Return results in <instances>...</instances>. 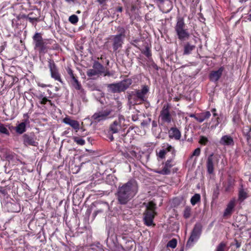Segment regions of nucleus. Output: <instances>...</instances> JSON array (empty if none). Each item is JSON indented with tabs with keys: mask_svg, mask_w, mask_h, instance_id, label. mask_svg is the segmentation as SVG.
<instances>
[{
	"mask_svg": "<svg viewBox=\"0 0 251 251\" xmlns=\"http://www.w3.org/2000/svg\"><path fill=\"white\" fill-rule=\"evenodd\" d=\"M138 185L136 180L131 179L121 186L118 187L116 197L118 202L120 204H126L137 193Z\"/></svg>",
	"mask_w": 251,
	"mask_h": 251,
	"instance_id": "obj_1",
	"label": "nucleus"
},
{
	"mask_svg": "<svg viewBox=\"0 0 251 251\" xmlns=\"http://www.w3.org/2000/svg\"><path fill=\"white\" fill-rule=\"evenodd\" d=\"M175 30L177 38L181 41H186L190 37V33L182 17H177Z\"/></svg>",
	"mask_w": 251,
	"mask_h": 251,
	"instance_id": "obj_2",
	"label": "nucleus"
},
{
	"mask_svg": "<svg viewBox=\"0 0 251 251\" xmlns=\"http://www.w3.org/2000/svg\"><path fill=\"white\" fill-rule=\"evenodd\" d=\"M146 205V209L144 212L143 220L145 224L147 226H155L153 221L156 214L155 210L156 209V204L152 201L148 203H144Z\"/></svg>",
	"mask_w": 251,
	"mask_h": 251,
	"instance_id": "obj_3",
	"label": "nucleus"
},
{
	"mask_svg": "<svg viewBox=\"0 0 251 251\" xmlns=\"http://www.w3.org/2000/svg\"><path fill=\"white\" fill-rule=\"evenodd\" d=\"M132 83L130 79H126L118 83L107 84V91L111 93H119L127 89Z\"/></svg>",
	"mask_w": 251,
	"mask_h": 251,
	"instance_id": "obj_4",
	"label": "nucleus"
},
{
	"mask_svg": "<svg viewBox=\"0 0 251 251\" xmlns=\"http://www.w3.org/2000/svg\"><path fill=\"white\" fill-rule=\"evenodd\" d=\"M118 34L111 36L113 41L112 46L114 51H116L119 48H122L124 43V39L126 37V29L122 27L117 28Z\"/></svg>",
	"mask_w": 251,
	"mask_h": 251,
	"instance_id": "obj_5",
	"label": "nucleus"
},
{
	"mask_svg": "<svg viewBox=\"0 0 251 251\" xmlns=\"http://www.w3.org/2000/svg\"><path fill=\"white\" fill-rule=\"evenodd\" d=\"M33 40L35 45V49H38L40 53H45L49 48L48 44L50 43V40H43L41 35L39 33H36L33 37Z\"/></svg>",
	"mask_w": 251,
	"mask_h": 251,
	"instance_id": "obj_6",
	"label": "nucleus"
},
{
	"mask_svg": "<svg viewBox=\"0 0 251 251\" xmlns=\"http://www.w3.org/2000/svg\"><path fill=\"white\" fill-rule=\"evenodd\" d=\"M201 228L202 226L200 224H196L195 225L191 235L187 242L186 247H191L193 242L199 238L201 232Z\"/></svg>",
	"mask_w": 251,
	"mask_h": 251,
	"instance_id": "obj_7",
	"label": "nucleus"
},
{
	"mask_svg": "<svg viewBox=\"0 0 251 251\" xmlns=\"http://www.w3.org/2000/svg\"><path fill=\"white\" fill-rule=\"evenodd\" d=\"M48 62L51 77L54 78L55 80H57L62 83L60 74L58 73L54 61L52 59H49Z\"/></svg>",
	"mask_w": 251,
	"mask_h": 251,
	"instance_id": "obj_8",
	"label": "nucleus"
},
{
	"mask_svg": "<svg viewBox=\"0 0 251 251\" xmlns=\"http://www.w3.org/2000/svg\"><path fill=\"white\" fill-rule=\"evenodd\" d=\"M39 102L45 109L53 108L54 107V103L43 94H39L36 95Z\"/></svg>",
	"mask_w": 251,
	"mask_h": 251,
	"instance_id": "obj_9",
	"label": "nucleus"
},
{
	"mask_svg": "<svg viewBox=\"0 0 251 251\" xmlns=\"http://www.w3.org/2000/svg\"><path fill=\"white\" fill-rule=\"evenodd\" d=\"M112 111H98L96 112L92 117V119L95 122H99L108 118V116L111 114Z\"/></svg>",
	"mask_w": 251,
	"mask_h": 251,
	"instance_id": "obj_10",
	"label": "nucleus"
},
{
	"mask_svg": "<svg viewBox=\"0 0 251 251\" xmlns=\"http://www.w3.org/2000/svg\"><path fill=\"white\" fill-rule=\"evenodd\" d=\"M175 165L172 159L167 160L165 163L164 166L162 170L156 171V172L162 175H168L171 173V168Z\"/></svg>",
	"mask_w": 251,
	"mask_h": 251,
	"instance_id": "obj_11",
	"label": "nucleus"
},
{
	"mask_svg": "<svg viewBox=\"0 0 251 251\" xmlns=\"http://www.w3.org/2000/svg\"><path fill=\"white\" fill-rule=\"evenodd\" d=\"M137 97L139 99V102L141 103L146 100V95L149 91V87L147 85H144L142 87L141 89H136L134 91Z\"/></svg>",
	"mask_w": 251,
	"mask_h": 251,
	"instance_id": "obj_12",
	"label": "nucleus"
},
{
	"mask_svg": "<svg viewBox=\"0 0 251 251\" xmlns=\"http://www.w3.org/2000/svg\"><path fill=\"white\" fill-rule=\"evenodd\" d=\"M63 123L69 125L77 132L80 129V125L77 121L73 120L67 116L62 120Z\"/></svg>",
	"mask_w": 251,
	"mask_h": 251,
	"instance_id": "obj_13",
	"label": "nucleus"
},
{
	"mask_svg": "<svg viewBox=\"0 0 251 251\" xmlns=\"http://www.w3.org/2000/svg\"><path fill=\"white\" fill-rule=\"evenodd\" d=\"M23 142L25 145H31L37 146L38 143L36 141V139L33 135H28L25 134L23 135Z\"/></svg>",
	"mask_w": 251,
	"mask_h": 251,
	"instance_id": "obj_14",
	"label": "nucleus"
},
{
	"mask_svg": "<svg viewBox=\"0 0 251 251\" xmlns=\"http://www.w3.org/2000/svg\"><path fill=\"white\" fill-rule=\"evenodd\" d=\"M127 98L130 105H134L141 103L139 102V99L134 91L128 93Z\"/></svg>",
	"mask_w": 251,
	"mask_h": 251,
	"instance_id": "obj_15",
	"label": "nucleus"
},
{
	"mask_svg": "<svg viewBox=\"0 0 251 251\" xmlns=\"http://www.w3.org/2000/svg\"><path fill=\"white\" fill-rule=\"evenodd\" d=\"M224 68L221 67L217 71L211 72L209 75L210 79L212 81H217L221 77Z\"/></svg>",
	"mask_w": 251,
	"mask_h": 251,
	"instance_id": "obj_16",
	"label": "nucleus"
},
{
	"mask_svg": "<svg viewBox=\"0 0 251 251\" xmlns=\"http://www.w3.org/2000/svg\"><path fill=\"white\" fill-rule=\"evenodd\" d=\"M206 167L207 172L209 174H211L214 171V154L212 153L210 154L206 161Z\"/></svg>",
	"mask_w": 251,
	"mask_h": 251,
	"instance_id": "obj_17",
	"label": "nucleus"
},
{
	"mask_svg": "<svg viewBox=\"0 0 251 251\" xmlns=\"http://www.w3.org/2000/svg\"><path fill=\"white\" fill-rule=\"evenodd\" d=\"M211 116V113L209 111H206L204 112H201L199 114H197L196 115L191 116L194 117L195 119L200 123L202 122L205 120L209 118Z\"/></svg>",
	"mask_w": 251,
	"mask_h": 251,
	"instance_id": "obj_18",
	"label": "nucleus"
},
{
	"mask_svg": "<svg viewBox=\"0 0 251 251\" xmlns=\"http://www.w3.org/2000/svg\"><path fill=\"white\" fill-rule=\"evenodd\" d=\"M220 143L224 146H230L234 144L233 138L229 135H224L220 139Z\"/></svg>",
	"mask_w": 251,
	"mask_h": 251,
	"instance_id": "obj_19",
	"label": "nucleus"
},
{
	"mask_svg": "<svg viewBox=\"0 0 251 251\" xmlns=\"http://www.w3.org/2000/svg\"><path fill=\"white\" fill-rule=\"evenodd\" d=\"M169 136L170 138L179 140L181 137V133L176 127H172L169 131Z\"/></svg>",
	"mask_w": 251,
	"mask_h": 251,
	"instance_id": "obj_20",
	"label": "nucleus"
},
{
	"mask_svg": "<svg viewBox=\"0 0 251 251\" xmlns=\"http://www.w3.org/2000/svg\"><path fill=\"white\" fill-rule=\"evenodd\" d=\"M235 201L234 200H231L228 203L226 209L225 210L224 213V217H226L227 216H229L232 214L233 209L235 207Z\"/></svg>",
	"mask_w": 251,
	"mask_h": 251,
	"instance_id": "obj_21",
	"label": "nucleus"
},
{
	"mask_svg": "<svg viewBox=\"0 0 251 251\" xmlns=\"http://www.w3.org/2000/svg\"><path fill=\"white\" fill-rule=\"evenodd\" d=\"M196 48L195 45L191 44L189 42L186 43L184 45L183 55H188Z\"/></svg>",
	"mask_w": 251,
	"mask_h": 251,
	"instance_id": "obj_22",
	"label": "nucleus"
},
{
	"mask_svg": "<svg viewBox=\"0 0 251 251\" xmlns=\"http://www.w3.org/2000/svg\"><path fill=\"white\" fill-rule=\"evenodd\" d=\"M92 67L100 75H102L103 73L104 72V67L98 61L94 62Z\"/></svg>",
	"mask_w": 251,
	"mask_h": 251,
	"instance_id": "obj_23",
	"label": "nucleus"
},
{
	"mask_svg": "<svg viewBox=\"0 0 251 251\" xmlns=\"http://www.w3.org/2000/svg\"><path fill=\"white\" fill-rule=\"evenodd\" d=\"M160 117L162 121L167 123H170L171 121V116L169 111H161Z\"/></svg>",
	"mask_w": 251,
	"mask_h": 251,
	"instance_id": "obj_24",
	"label": "nucleus"
},
{
	"mask_svg": "<svg viewBox=\"0 0 251 251\" xmlns=\"http://www.w3.org/2000/svg\"><path fill=\"white\" fill-rule=\"evenodd\" d=\"M243 134L247 141L251 138V126H246L243 128Z\"/></svg>",
	"mask_w": 251,
	"mask_h": 251,
	"instance_id": "obj_25",
	"label": "nucleus"
},
{
	"mask_svg": "<svg viewBox=\"0 0 251 251\" xmlns=\"http://www.w3.org/2000/svg\"><path fill=\"white\" fill-rule=\"evenodd\" d=\"M71 82L73 86L76 90L83 91V89L82 88L80 83L75 77H73L71 79Z\"/></svg>",
	"mask_w": 251,
	"mask_h": 251,
	"instance_id": "obj_26",
	"label": "nucleus"
},
{
	"mask_svg": "<svg viewBox=\"0 0 251 251\" xmlns=\"http://www.w3.org/2000/svg\"><path fill=\"white\" fill-rule=\"evenodd\" d=\"M120 124L117 121H115L110 126V130L112 133H117L120 128Z\"/></svg>",
	"mask_w": 251,
	"mask_h": 251,
	"instance_id": "obj_27",
	"label": "nucleus"
},
{
	"mask_svg": "<svg viewBox=\"0 0 251 251\" xmlns=\"http://www.w3.org/2000/svg\"><path fill=\"white\" fill-rule=\"evenodd\" d=\"M86 74L87 75L91 78H94V77L95 76H100L93 68L92 69H88L86 72Z\"/></svg>",
	"mask_w": 251,
	"mask_h": 251,
	"instance_id": "obj_28",
	"label": "nucleus"
},
{
	"mask_svg": "<svg viewBox=\"0 0 251 251\" xmlns=\"http://www.w3.org/2000/svg\"><path fill=\"white\" fill-rule=\"evenodd\" d=\"M25 131V124L22 122L16 127V132L20 134H22Z\"/></svg>",
	"mask_w": 251,
	"mask_h": 251,
	"instance_id": "obj_29",
	"label": "nucleus"
},
{
	"mask_svg": "<svg viewBox=\"0 0 251 251\" xmlns=\"http://www.w3.org/2000/svg\"><path fill=\"white\" fill-rule=\"evenodd\" d=\"M238 197L239 200L243 201L248 197V194L243 188H241L239 191Z\"/></svg>",
	"mask_w": 251,
	"mask_h": 251,
	"instance_id": "obj_30",
	"label": "nucleus"
},
{
	"mask_svg": "<svg viewBox=\"0 0 251 251\" xmlns=\"http://www.w3.org/2000/svg\"><path fill=\"white\" fill-rule=\"evenodd\" d=\"M201 196L199 194H195L191 199V203L193 205H195L198 201H200Z\"/></svg>",
	"mask_w": 251,
	"mask_h": 251,
	"instance_id": "obj_31",
	"label": "nucleus"
},
{
	"mask_svg": "<svg viewBox=\"0 0 251 251\" xmlns=\"http://www.w3.org/2000/svg\"><path fill=\"white\" fill-rule=\"evenodd\" d=\"M226 246V243L222 242L217 246L215 251H225Z\"/></svg>",
	"mask_w": 251,
	"mask_h": 251,
	"instance_id": "obj_32",
	"label": "nucleus"
},
{
	"mask_svg": "<svg viewBox=\"0 0 251 251\" xmlns=\"http://www.w3.org/2000/svg\"><path fill=\"white\" fill-rule=\"evenodd\" d=\"M164 149H165L167 152H172V153L173 155L175 154V150L174 148L172 147L171 145H170L168 144L166 145H165L164 147Z\"/></svg>",
	"mask_w": 251,
	"mask_h": 251,
	"instance_id": "obj_33",
	"label": "nucleus"
},
{
	"mask_svg": "<svg viewBox=\"0 0 251 251\" xmlns=\"http://www.w3.org/2000/svg\"><path fill=\"white\" fill-rule=\"evenodd\" d=\"M177 245V241L176 239H173L167 243V247H171L174 249L176 247Z\"/></svg>",
	"mask_w": 251,
	"mask_h": 251,
	"instance_id": "obj_34",
	"label": "nucleus"
},
{
	"mask_svg": "<svg viewBox=\"0 0 251 251\" xmlns=\"http://www.w3.org/2000/svg\"><path fill=\"white\" fill-rule=\"evenodd\" d=\"M33 14V13H29L27 17V19L32 24H33L34 22H38L39 21V18L32 16Z\"/></svg>",
	"mask_w": 251,
	"mask_h": 251,
	"instance_id": "obj_35",
	"label": "nucleus"
},
{
	"mask_svg": "<svg viewBox=\"0 0 251 251\" xmlns=\"http://www.w3.org/2000/svg\"><path fill=\"white\" fill-rule=\"evenodd\" d=\"M73 139L74 142L76 143L77 145H84L85 143V141L84 140L79 138L77 137H74L73 138Z\"/></svg>",
	"mask_w": 251,
	"mask_h": 251,
	"instance_id": "obj_36",
	"label": "nucleus"
},
{
	"mask_svg": "<svg viewBox=\"0 0 251 251\" xmlns=\"http://www.w3.org/2000/svg\"><path fill=\"white\" fill-rule=\"evenodd\" d=\"M69 21L73 24H75L77 23L78 21V18L77 16L75 15H72L70 16L69 18Z\"/></svg>",
	"mask_w": 251,
	"mask_h": 251,
	"instance_id": "obj_37",
	"label": "nucleus"
},
{
	"mask_svg": "<svg viewBox=\"0 0 251 251\" xmlns=\"http://www.w3.org/2000/svg\"><path fill=\"white\" fill-rule=\"evenodd\" d=\"M208 142V139L207 137L201 136L199 140V143L202 145H206Z\"/></svg>",
	"mask_w": 251,
	"mask_h": 251,
	"instance_id": "obj_38",
	"label": "nucleus"
},
{
	"mask_svg": "<svg viewBox=\"0 0 251 251\" xmlns=\"http://www.w3.org/2000/svg\"><path fill=\"white\" fill-rule=\"evenodd\" d=\"M191 215V208L189 207H187L185 208L184 211V217L185 218H188Z\"/></svg>",
	"mask_w": 251,
	"mask_h": 251,
	"instance_id": "obj_39",
	"label": "nucleus"
},
{
	"mask_svg": "<svg viewBox=\"0 0 251 251\" xmlns=\"http://www.w3.org/2000/svg\"><path fill=\"white\" fill-rule=\"evenodd\" d=\"M0 132L6 135L9 134L8 129L2 124H0Z\"/></svg>",
	"mask_w": 251,
	"mask_h": 251,
	"instance_id": "obj_40",
	"label": "nucleus"
},
{
	"mask_svg": "<svg viewBox=\"0 0 251 251\" xmlns=\"http://www.w3.org/2000/svg\"><path fill=\"white\" fill-rule=\"evenodd\" d=\"M166 154V151L165 149L160 150L158 153V156L161 158H164L165 154Z\"/></svg>",
	"mask_w": 251,
	"mask_h": 251,
	"instance_id": "obj_41",
	"label": "nucleus"
},
{
	"mask_svg": "<svg viewBox=\"0 0 251 251\" xmlns=\"http://www.w3.org/2000/svg\"><path fill=\"white\" fill-rule=\"evenodd\" d=\"M200 153H201V149L200 148H198L195 150L192 156H198L200 155Z\"/></svg>",
	"mask_w": 251,
	"mask_h": 251,
	"instance_id": "obj_42",
	"label": "nucleus"
},
{
	"mask_svg": "<svg viewBox=\"0 0 251 251\" xmlns=\"http://www.w3.org/2000/svg\"><path fill=\"white\" fill-rule=\"evenodd\" d=\"M67 72L69 75L70 76L71 79L73 78V77H75L73 74V71L71 69L69 68L67 70Z\"/></svg>",
	"mask_w": 251,
	"mask_h": 251,
	"instance_id": "obj_43",
	"label": "nucleus"
},
{
	"mask_svg": "<svg viewBox=\"0 0 251 251\" xmlns=\"http://www.w3.org/2000/svg\"><path fill=\"white\" fill-rule=\"evenodd\" d=\"M102 75L104 76H111V75H112L108 70H107V69L105 70V68H104V72L103 73Z\"/></svg>",
	"mask_w": 251,
	"mask_h": 251,
	"instance_id": "obj_44",
	"label": "nucleus"
},
{
	"mask_svg": "<svg viewBox=\"0 0 251 251\" xmlns=\"http://www.w3.org/2000/svg\"><path fill=\"white\" fill-rule=\"evenodd\" d=\"M116 115L118 116L119 122H118L119 124H121L122 121H125L124 117L119 114H117Z\"/></svg>",
	"mask_w": 251,
	"mask_h": 251,
	"instance_id": "obj_45",
	"label": "nucleus"
},
{
	"mask_svg": "<svg viewBox=\"0 0 251 251\" xmlns=\"http://www.w3.org/2000/svg\"><path fill=\"white\" fill-rule=\"evenodd\" d=\"M144 54L147 57H150L151 55V53L148 48H146V50L145 51Z\"/></svg>",
	"mask_w": 251,
	"mask_h": 251,
	"instance_id": "obj_46",
	"label": "nucleus"
},
{
	"mask_svg": "<svg viewBox=\"0 0 251 251\" xmlns=\"http://www.w3.org/2000/svg\"><path fill=\"white\" fill-rule=\"evenodd\" d=\"M235 246H236V247L237 249L238 248H239L240 247H241V243L239 242L238 241H237V240H235Z\"/></svg>",
	"mask_w": 251,
	"mask_h": 251,
	"instance_id": "obj_47",
	"label": "nucleus"
},
{
	"mask_svg": "<svg viewBox=\"0 0 251 251\" xmlns=\"http://www.w3.org/2000/svg\"><path fill=\"white\" fill-rule=\"evenodd\" d=\"M138 41H139V40L137 39L134 40L132 41V42L131 43V44L133 45H134L135 47H137V46L136 45V44L138 43Z\"/></svg>",
	"mask_w": 251,
	"mask_h": 251,
	"instance_id": "obj_48",
	"label": "nucleus"
},
{
	"mask_svg": "<svg viewBox=\"0 0 251 251\" xmlns=\"http://www.w3.org/2000/svg\"><path fill=\"white\" fill-rule=\"evenodd\" d=\"M117 11L119 12H122L123 11V8L121 6H119L117 8Z\"/></svg>",
	"mask_w": 251,
	"mask_h": 251,
	"instance_id": "obj_49",
	"label": "nucleus"
},
{
	"mask_svg": "<svg viewBox=\"0 0 251 251\" xmlns=\"http://www.w3.org/2000/svg\"><path fill=\"white\" fill-rule=\"evenodd\" d=\"M152 126L153 127H156L157 126L156 122L154 121H153L152 122Z\"/></svg>",
	"mask_w": 251,
	"mask_h": 251,
	"instance_id": "obj_50",
	"label": "nucleus"
},
{
	"mask_svg": "<svg viewBox=\"0 0 251 251\" xmlns=\"http://www.w3.org/2000/svg\"><path fill=\"white\" fill-rule=\"evenodd\" d=\"M107 0H97V1L100 3L102 4L103 2L106 1Z\"/></svg>",
	"mask_w": 251,
	"mask_h": 251,
	"instance_id": "obj_51",
	"label": "nucleus"
},
{
	"mask_svg": "<svg viewBox=\"0 0 251 251\" xmlns=\"http://www.w3.org/2000/svg\"><path fill=\"white\" fill-rule=\"evenodd\" d=\"M152 66H153V68H154L155 69H156L157 70L158 69V66L156 65V64L154 63L152 65Z\"/></svg>",
	"mask_w": 251,
	"mask_h": 251,
	"instance_id": "obj_52",
	"label": "nucleus"
},
{
	"mask_svg": "<svg viewBox=\"0 0 251 251\" xmlns=\"http://www.w3.org/2000/svg\"><path fill=\"white\" fill-rule=\"evenodd\" d=\"M103 212V210H101V209H100V210H97V211H96V212H95V213L96 214H98V213H101V212Z\"/></svg>",
	"mask_w": 251,
	"mask_h": 251,
	"instance_id": "obj_53",
	"label": "nucleus"
},
{
	"mask_svg": "<svg viewBox=\"0 0 251 251\" xmlns=\"http://www.w3.org/2000/svg\"><path fill=\"white\" fill-rule=\"evenodd\" d=\"M109 138L110 141H113L114 140L113 136L112 135H110Z\"/></svg>",
	"mask_w": 251,
	"mask_h": 251,
	"instance_id": "obj_54",
	"label": "nucleus"
},
{
	"mask_svg": "<svg viewBox=\"0 0 251 251\" xmlns=\"http://www.w3.org/2000/svg\"><path fill=\"white\" fill-rule=\"evenodd\" d=\"M93 90H99V89H98L97 87H95L94 89H93Z\"/></svg>",
	"mask_w": 251,
	"mask_h": 251,
	"instance_id": "obj_55",
	"label": "nucleus"
},
{
	"mask_svg": "<svg viewBox=\"0 0 251 251\" xmlns=\"http://www.w3.org/2000/svg\"><path fill=\"white\" fill-rule=\"evenodd\" d=\"M114 115H115V114H114V115H113V116H112V117L115 116ZM111 117H112V116H108V118H111Z\"/></svg>",
	"mask_w": 251,
	"mask_h": 251,
	"instance_id": "obj_56",
	"label": "nucleus"
},
{
	"mask_svg": "<svg viewBox=\"0 0 251 251\" xmlns=\"http://www.w3.org/2000/svg\"><path fill=\"white\" fill-rule=\"evenodd\" d=\"M213 115L214 116H216V114L215 113H214Z\"/></svg>",
	"mask_w": 251,
	"mask_h": 251,
	"instance_id": "obj_57",
	"label": "nucleus"
},
{
	"mask_svg": "<svg viewBox=\"0 0 251 251\" xmlns=\"http://www.w3.org/2000/svg\"><path fill=\"white\" fill-rule=\"evenodd\" d=\"M77 13H80V11H77Z\"/></svg>",
	"mask_w": 251,
	"mask_h": 251,
	"instance_id": "obj_58",
	"label": "nucleus"
},
{
	"mask_svg": "<svg viewBox=\"0 0 251 251\" xmlns=\"http://www.w3.org/2000/svg\"><path fill=\"white\" fill-rule=\"evenodd\" d=\"M212 110H216L215 108L212 109Z\"/></svg>",
	"mask_w": 251,
	"mask_h": 251,
	"instance_id": "obj_59",
	"label": "nucleus"
}]
</instances>
